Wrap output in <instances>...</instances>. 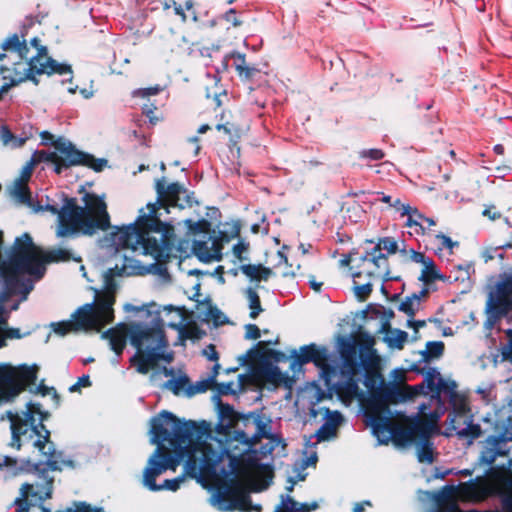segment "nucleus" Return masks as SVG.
Here are the masks:
<instances>
[{
    "mask_svg": "<svg viewBox=\"0 0 512 512\" xmlns=\"http://www.w3.org/2000/svg\"><path fill=\"white\" fill-rule=\"evenodd\" d=\"M38 366L26 364L13 367L0 365V396L14 398L37 380Z\"/></svg>",
    "mask_w": 512,
    "mask_h": 512,
    "instance_id": "12",
    "label": "nucleus"
},
{
    "mask_svg": "<svg viewBox=\"0 0 512 512\" xmlns=\"http://www.w3.org/2000/svg\"><path fill=\"white\" fill-rule=\"evenodd\" d=\"M443 275L439 273L434 260L431 258L423 265L419 281L424 284L433 283L436 280H443Z\"/></svg>",
    "mask_w": 512,
    "mask_h": 512,
    "instance_id": "43",
    "label": "nucleus"
},
{
    "mask_svg": "<svg viewBox=\"0 0 512 512\" xmlns=\"http://www.w3.org/2000/svg\"><path fill=\"white\" fill-rule=\"evenodd\" d=\"M488 477L506 488H512V458L508 460L507 466H492L487 472Z\"/></svg>",
    "mask_w": 512,
    "mask_h": 512,
    "instance_id": "25",
    "label": "nucleus"
},
{
    "mask_svg": "<svg viewBox=\"0 0 512 512\" xmlns=\"http://www.w3.org/2000/svg\"><path fill=\"white\" fill-rule=\"evenodd\" d=\"M240 229V225L236 223L232 226L230 234L226 232H220L219 237H216L213 240L210 249L215 256L219 257V261L222 259L223 242H229L233 238L239 237Z\"/></svg>",
    "mask_w": 512,
    "mask_h": 512,
    "instance_id": "35",
    "label": "nucleus"
},
{
    "mask_svg": "<svg viewBox=\"0 0 512 512\" xmlns=\"http://www.w3.org/2000/svg\"><path fill=\"white\" fill-rule=\"evenodd\" d=\"M411 371H414L418 374L424 375V388L427 387L431 393H434L437 387V381H439V377H441L440 372L434 367H419L418 364H413L410 367Z\"/></svg>",
    "mask_w": 512,
    "mask_h": 512,
    "instance_id": "31",
    "label": "nucleus"
},
{
    "mask_svg": "<svg viewBox=\"0 0 512 512\" xmlns=\"http://www.w3.org/2000/svg\"><path fill=\"white\" fill-rule=\"evenodd\" d=\"M192 251L194 255L204 263H209L213 260L219 261V257L215 256L206 241L195 240L192 244Z\"/></svg>",
    "mask_w": 512,
    "mask_h": 512,
    "instance_id": "42",
    "label": "nucleus"
},
{
    "mask_svg": "<svg viewBox=\"0 0 512 512\" xmlns=\"http://www.w3.org/2000/svg\"><path fill=\"white\" fill-rule=\"evenodd\" d=\"M69 73H72L70 65L58 63L52 57L47 56L40 64H38V66L35 69L31 71V76L30 73H23L13 82H23L26 80H30L37 85L39 83V80L36 78V75H65Z\"/></svg>",
    "mask_w": 512,
    "mask_h": 512,
    "instance_id": "18",
    "label": "nucleus"
},
{
    "mask_svg": "<svg viewBox=\"0 0 512 512\" xmlns=\"http://www.w3.org/2000/svg\"><path fill=\"white\" fill-rule=\"evenodd\" d=\"M189 378L187 375H181L178 378H172L166 381L163 387L173 392L174 395H179L187 386H189Z\"/></svg>",
    "mask_w": 512,
    "mask_h": 512,
    "instance_id": "51",
    "label": "nucleus"
},
{
    "mask_svg": "<svg viewBox=\"0 0 512 512\" xmlns=\"http://www.w3.org/2000/svg\"><path fill=\"white\" fill-rule=\"evenodd\" d=\"M398 310L405 313L409 318H414L418 306L410 295L399 305Z\"/></svg>",
    "mask_w": 512,
    "mask_h": 512,
    "instance_id": "56",
    "label": "nucleus"
},
{
    "mask_svg": "<svg viewBox=\"0 0 512 512\" xmlns=\"http://www.w3.org/2000/svg\"><path fill=\"white\" fill-rule=\"evenodd\" d=\"M376 361L377 359L375 357L372 360H370V362L363 368L365 370L364 384L367 387V389L371 391V393L376 390L374 389L376 382L378 378L381 377L376 368Z\"/></svg>",
    "mask_w": 512,
    "mask_h": 512,
    "instance_id": "47",
    "label": "nucleus"
},
{
    "mask_svg": "<svg viewBox=\"0 0 512 512\" xmlns=\"http://www.w3.org/2000/svg\"><path fill=\"white\" fill-rule=\"evenodd\" d=\"M196 292L193 295V300L197 302L196 309L198 311V318L203 321L213 320L216 325L222 324L221 316L222 312L217 306L213 305L210 297H206L204 300H200V284L195 285Z\"/></svg>",
    "mask_w": 512,
    "mask_h": 512,
    "instance_id": "21",
    "label": "nucleus"
},
{
    "mask_svg": "<svg viewBox=\"0 0 512 512\" xmlns=\"http://www.w3.org/2000/svg\"><path fill=\"white\" fill-rule=\"evenodd\" d=\"M373 433L383 443H388L389 439L397 446H406L415 442L418 438L430 437L434 428L433 423L428 419H418L408 426L395 424L386 415H374L371 422Z\"/></svg>",
    "mask_w": 512,
    "mask_h": 512,
    "instance_id": "7",
    "label": "nucleus"
},
{
    "mask_svg": "<svg viewBox=\"0 0 512 512\" xmlns=\"http://www.w3.org/2000/svg\"><path fill=\"white\" fill-rule=\"evenodd\" d=\"M152 443L157 447L147 461V466L143 471V485L150 491H177L181 483L185 480V475H180L173 479H166L162 484L156 483V478L167 470L176 471L180 462L184 459L187 450H194L199 434L195 433V427L192 423L180 426L177 425L174 430V437L170 439L169 449L164 445L169 439V430L163 427V422L153 420L152 422Z\"/></svg>",
    "mask_w": 512,
    "mask_h": 512,
    "instance_id": "2",
    "label": "nucleus"
},
{
    "mask_svg": "<svg viewBox=\"0 0 512 512\" xmlns=\"http://www.w3.org/2000/svg\"><path fill=\"white\" fill-rule=\"evenodd\" d=\"M141 357L147 364H149L150 370L153 369L160 360L171 362L173 359L171 354H164L160 352V350H154L153 348L145 349V351L142 348Z\"/></svg>",
    "mask_w": 512,
    "mask_h": 512,
    "instance_id": "46",
    "label": "nucleus"
},
{
    "mask_svg": "<svg viewBox=\"0 0 512 512\" xmlns=\"http://www.w3.org/2000/svg\"><path fill=\"white\" fill-rule=\"evenodd\" d=\"M215 385L216 384L212 381V379L208 377L205 380L198 381L195 385H189L187 387V394L189 396H192L197 393H204Z\"/></svg>",
    "mask_w": 512,
    "mask_h": 512,
    "instance_id": "54",
    "label": "nucleus"
},
{
    "mask_svg": "<svg viewBox=\"0 0 512 512\" xmlns=\"http://www.w3.org/2000/svg\"><path fill=\"white\" fill-rule=\"evenodd\" d=\"M231 57L234 59L235 70L241 79L251 80L259 72L257 68L247 65L245 54L233 52Z\"/></svg>",
    "mask_w": 512,
    "mask_h": 512,
    "instance_id": "33",
    "label": "nucleus"
},
{
    "mask_svg": "<svg viewBox=\"0 0 512 512\" xmlns=\"http://www.w3.org/2000/svg\"><path fill=\"white\" fill-rule=\"evenodd\" d=\"M84 206H80L74 197H65L61 208L46 205L45 209L58 216L57 237L88 236L111 227L107 204L95 193L86 192L82 197Z\"/></svg>",
    "mask_w": 512,
    "mask_h": 512,
    "instance_id": "3",
    "label": "nucleus"
},
{
    "mask_svg": "<svg viewBox=\"0 0 512 512\" xmlns=\"http://www.w3.org/2000/svg\"><path fill=\"white\" fill-rule=\"evenodd\" d=\"M152 307H156V303L151 302L143 306H134L131 304L126 305L127 311L138 313L141 311L146 312L147 317L151 318V326L144 323L134 324L130 329V343L137 350L145 348H153L154 350H162L168 345L165 330L164 321L161 317L160 310H152Z\"/></svg>",
    "mask_w": 512,
    "mask_h": 512,
    "instance_id": "8",
    "label": "nucleus"
},
{
    "mask_svg": "<svg viewBox=\"0 0 512 512\" xmlns=\"http://www.w3.org/2000/svg\"><path fill=\"white\" fill-rule=\"evenodd\" d=\"M72 324L76 330H88L96 327H102V319L93 309V304H85L78 308L72 315Z\"/></svg>",
    "mask_w": 512,
    "mask_h": 512,
    "instance_id": "19",
    "label": "nucleus"
},
{
    "mask_svg": "<svg viewBox=\"0 0 512 512\" xmlns=\"http://www.w3.org/2000/svg\"><path fill=\"white\" fill-rule=\"evenodd\" d=\"M102 338L109 340L111 349L117 354L121 355L126 346V334L123 331L111 328L103 332Z\"/></svg>",
    "mask_w": 512,
    "mask_h": 512,
    "instance_id": "37",
    "label": "nucleus"
},
{
    "mask_svg": "<svg viewBox=\"0 0 512 512\" xmlns=\"http://www.w3.org/2000/svg\"><path fill=\"white\" fill-rule=\"evenodd\" d=\"M373 290V285L371 282L362 284V285H356L354 287V292L357 298L360 301H365L371 294Z\"/></svg>",
    "mask_w": 512,
    "mask_h": 512,
    "instance_id": "63",
    "label": "nucleus"
},
{
    "mask_svg": "<svg viewBox=\"0 0 512 512\" xmlns=\"http://www.w3.org/2000/svg\"><path fill=\"white\" fill-rule=\"evenodd\" d=\"M43 251L37 247L28 233L17 237L4 268L7 277H16L20 274H30L41 278L44 275Z\"/></svg>",
    "mask_w": 512,
    "mask_h": 512,
    "instance_id": "9",
    "label": "nucleus"
},
{
    "mask_svg": "<svg viewBox=\"0 0 512 512\" xmlns=\"http://www.w3.org/2000/svg\"><path fill=\"white\" fill-rule=\"evenodd\" d=\"M405 216H407L405 226L417 227V229L415 230L417 234L429 235L430 228L436 224L434 219L424 216L415 207H411L410 213L406 214Z\"/></svg>",
    "mask_w": 512,
    "mask_h": 512,
    "instance_id": "24",
    "label": "nucleus"
},
{
    "mask_svg": "<svg viewBox=\"0 0 512 512\" xmlns=\"http://www.w3.org/2000/svg\"><path fill=\"white\" fill-rule=\"evenodd\" d=\"M392 336H387L385 338L386 343L389 347L395 348V349H403L407 339L408 334L407 332L400 330V329H394L391 330Z\"/></svg>",
    "mask_w": 512,
    "mask_h": 512,
    "instance_id": "53",
    "label": "nucleus"
},
{
    "mask_svg": "<svg viewBox=\"0 0 512 512\" xmlns=\"http://www.w3.org/2000/svg\"><path fill=\"white\" fill-rule=\"evenodd\" d=\"M405 402L404 389L397 384L384 385L372 392L367 415L371 422L374 415H385L389 412L390 404Z\"/></svg>",
    "mask_w": 512,
    "mask_h": 512,
    "instance_id": "17",
    "label": "nucleus"
},
{
    "mask_svg": "<svg viewBox=\"0 0 512 512\" xmlns=\"http://www.w3.org/2000/svg\"><path fill=\"white\" fill-rule=\"evenodd\" d=\"M358 157L360 159H368L370 161H379L385 157V152L378 148L363 149L358 152Z\"/></svg>",
    "mask_w": 512,
    "mask_h": 512,
    "instance_id": "55",
    "label": "nucleus"
},
{
    "mask_svg": "<svg viewBox=\"0 0 512 512\" xmlns=\"http://www.w3.org/2000/svg\"><path fill=\"white\" fill-rule=\"evenodd\" d=\"M21 497L15 500V505L17 506V512H28L31 504L29 503L28 498L37 497L38 493L33 490V485L29 483H24L21 488Z\"/></svg>",
    "mask_w": 512,
    "mask_h": 512,
    "instance_id": "44",
    "label": "nucleus"
},
{
    "mask_svg": "<svg viewBox=\"0 0 512 512\" xmlns=\"http://www.w3.org/2000/svg\"><path fill=\"white\" fill-rule=\"evenodd\" d=\"M353 341L356 342L359 353L364 355V353L367 352L370 355H374L373 346L375 340L369 333L359 332L358 336Z\"/></svg>",
    "mask_w": 512,
    "mask_h": 512,
    "instance_id": "48",
    "label": "nucleus"
},
{
    "mask_svg": "<svg viewBox=\"0 0 512 512\" xmlns=\"http://www.w3.org/2000/svg\"><path fill=\"white\" fill-rule=\"evenodd\" d=\"M464 423L466 427L456 431L459 439H467L468 443H472L482 435V429L479 424L473 423L471 419L465 420Z\"/></svg>",
    "mask_w": 512,
    "mask_h": 512,
    "instance_id": "45",
    "label": "nucleus"
},
{
    "mask_svg": "<svg viewBox=\"0 0 512 512\" xmlns=\"http://www.w3.org/2000/svg\"><path fill=\"white\" fill-rule=\"evenodd\" d=\"M402 388L404 389L405 401L412 400L419 395L425 394L424 383H420L414 386L405 384L402 386Z\"/></svg>",
    "mask_w": 512,
    "mask_h": 512,
    "instance_id": "59",
    "label": "nucleus"
},
{
    "mask_svg": "<svg viewBox=\"0 0 512 512\" xmlns=\"http://www.w3.org/2000/svg\"><path fill=\"white\" fill-rule=\"evenodd\" d=\"M336 429L327 424L326 422L318 429L316 436L319 441L328 440L336 435Z\"/></svg>",
    "mask_w": 512,
    "mask_h": 512,
    "instance_id": "64",
    "label": "nucleus"
},
{
    "mask_svg": "<svg viewBox=\"0 0 512 512\" xmlns=\"http://www.w3.org/2000/svg\"><path fill=\"white\" fill-rule=\"evenodd\" d=\"M51 327L56 334L61 336H65L70 332L77 331L71 320L52 323Z\"/></svg>",
    "mask_w": 512,
    "mask_h": 512,
    "instance_id": "60",
    "label": "nucleus"
},
{
    "mask_svg": "<svg viewBox=\"0 0 512 512\" xmlns=\"http://www.w3.org/2000/svg\"><path fill=\"white\" fill-rule=\"evenodd\" d=\"M30 45L37 50V54L32 57H28V60L24 63L23 73H30L40 64L47 56L48 49L46 46L41 44V40L38 37H34L30 40Z\"/></svg>",
    "mask_w": 512,
    "mask_h": 512,
    "instance_id": "30",
    "label": "nucleus"
},
{
    "mask_svg": "<svg viewBox=\"0 0 512 512\" xmlns=\"http://www.w3.org/2000/svg\"><path fill=\"white\" fill-rule=\"evenodd\" d=\"M153 420H158L159 422H163V427L168 428L169 430V439L168 441L170 443V439L174 437V430L177 425L185 426L190 423L193 424L195 427V433L199 434V438L196 441L195 449L192 451L187 450V453L185 454L184 458L187 457V461L185 464V469L187 473L192 476L196 477L197 473V460L195 457V453L200 450V447L202 445H205L203 442V438L208 436L211 432L210 424L206 421H201L199 423L193 421V420H181L176 415H174L172 412L163 410L160 412L158 418H154Z\"/></svg>",
    "mask_w": 512,
    "mask_h": 512,
    "instance_id": "13",
    "label": "nucleus"
},
{
    "mask_svg": "<svg viewBox=\"0 0 512 512\" xmlns=\"http://www.w3.org/2000/svg\"><path fill=\"white\" fill-rule=\"evenodd\" d=\"M494 434L486 439V447L481 453L480 461L492 465L498 456H506L509 449L504 446L512 441V418L510 424L502 425L496 421L493 427Z\"/></svg>",
    "mask_w": 512,
    "mask_h": 512,
    "instance_id": "16",
    "label": "nucleus"
},
{
    "mask_svg": "<svg viewBox=\"0 0 512 512\" xmlns=\"http://www.w3.org/2000/svg\"><path fill=\"white\" fill-rule=\"evenodd\" d=\"M240 270L252 281H267L273 274L272 269L261 264H244Z\"/></svg>",
    "mask_w": 512,
    "mask_h": 512,
    "instance_id": "32",
    "label": "nucleus"
},
{
    "mask_svg": "<svg viewBox=\"0 0 512 512\" xmlns=\"http://www.w3.org/2000/svg\"><path fill=\"white\" fill-rule=\"evenodd\" d=\"M130 363L136 366V370L140 374H147L150 371L149 364L141 357V350H137L136 354L130 359Z\"/></svg>",
    "mask_w": 512,
    "mask_h": 512,
    "instance_id": "61",
    "label": "nucleus"
},
{
    "mask_svg": "<svg viewBox=\"0 0 512 512\" xmlns=\"http://www.w3.org/2000/svg\"><path fill=\"white\" fill-rule=\"evenodd\" d=\"M218 410L220 419L222 421H227L229 425H235L241 420L245 423V417H247V415H243L235 411L233 406L230 404L219 402Z\"/></svg>",
    "mask_w": 512,
    "mask_h": 512,
    "instance_id": "41",
    "label": "nucleus"
},
{
    "mask_svg": "<svg viewBox=\"0 0 512 512\" xmlns=\"http://www.w3.org/2000/svg\"><path fill=\"white\" fill-rule=\"evenodd\" d=\"M41 144L45 146H53L54 152L67 159L68 164H79L87 167L94 172H101L108 165L105 158H96L94 155L81 151L64 136L55 137L51 132L44 130L39 134Z\"/></svg>",
    "mask_w": 512,
    "mask_h": 512,
    "instance_id": "10",
    "label": "nucleus"
},
{
    "mask_svg": "<svg viewBox=\"0 0 512 512\" xmlns=\"http://www.w3.org/2000/svg\"><path fill=\"white\" fill-rule=\"evenodd\" d=\"M428 438H418L421 441L418 449V461L421 463H432L434 461L433 446Z\"/></svg>",
    "mask_w": 512,
    "mask_h": 512,
    "instance_id": "49",
    "label": "nucleus"
},
{
    "mask_svg": "<svg viewBox=\"0 0 512 512\" xmlns=\"http://www.w3.org/2000/svg\"><path fill=\"white\" fill-rule=\"evenodd\" d=\"M434 238L440 242L436 251H442L443 249H447L449 250L450 253H452L454 247L458 246V242L453 241L449 236L443 233L436 234Z\"/></svg>",
    "mask_w": 512,
    "mask_h": 512,
    "instance_id": "58",
    "label": "nucleus"
},
{
    "mask_svg": "<svg viewBox=\"0 0 512 512\" xmlns=\"http://www.w3.org/2000/svg\"><path fill=\"white\" fill-rule=\"evenodd\" d=\"M196 292L193 295V300L197 302L196 309L198 311V318L203 321L213 320L216 325L222 324L221 316L222 312L217 306L213 305L210 297H206L204 300H200V284L195 285Z\"/></svg>",
    "mask_w": 512,
    "mask_h": 512,
    "instance_id": "20",
    "label": "nucleus"
},
{
    "mask_svg": "<svg viewBox=\"0 0 512 512\" xmlns=\"http://www.w3.org/2000/svg\"><path fill=\"white\" fill-rule=\"evenodd\" d=\"M433 395L437 397L445 395L451 402H454L459 397L457 392V383L454 380L444 379L441 376L439 377V381H437V387Z\"/></svg>",
    "mask_w": 512,
    "mask_h": 512,
    "instance_id": "39",
    "label": "nucleus"
},
{
    "mask_svg": "<svg viewBox=\"0 0 512 512\" xmlns=\"http://www.w3.org/2000/svg\"><path fill=\"white\" fill-rule=\"evenodd\" d=\"M251 422L256 430H255V433L252 435V443H255V445L257 443L260 442V440L262 438H266L269 436V434H271V432L269 431L270 428L268 426L267 423H265L259 415H256V414H249L247 415V417H245V425H247V423Z\"/></svg>",
    "mask_w": 512,
    "mask_h": 512,
    "instance_id": "36",
    "label": "nucleus"
},
{
    "mask_svg": "<svg viewBox=\"0 0 512 512\" xmlns=\"http://www.w3.org/2000/svg\"><path fill=\"white\" fill-rule=\"evenodd\" d=\"M28 29V26H22L19 33L10 34L0 45V61L7 58L8 52L16 53L17 61L12 63V68H5V70H12L16 77L23 74L24 63L28 60L29 47L26 40ZM0 69L4 70V67L1 66Z\"/></svg>",
    "mask_w": 512,
    "mask_h": 512,
    "instance_id": "15",
    "label": "nucleus"
},
{
    "mask_svg": "<svg viewBox=\"0 0 512 512\" xmlns=\"http://www.w3.org/2000/svg\"><path fill=\"white\" fill-rule=\"evenodd\" d=\"M157 202L148 203V213L143 209L134 223L118 228L113 234V242L120 248L132 251L142 250L143 255L152 256L157 262L169 260L175 246L174 227L157 216L159 207H192L193 192L183 185L173 182L166 185L164 178L156 181Z\"/></svg>",
    "mask_w": 512,
    "mask_h": 512,
    "instance_id": "1",
    "label": "nucleus"
},
{
    "mask_svg": "<svg viewBox=\"0 0 512 512\" xmlns=\"http://www.w3.org/2000/svg\"><path fill=\"white\" fill-rule=\"evenodd\" d=\"M28 182L16 179L12 188V195L18 202L32 207L34 211L38 212L42 209L41 205L35 206L32 202L31 192L28 187Z\"/></svg>",
    "mask_w": 512,
    "mask_h": 512,
    "instance_id": "27",
    "label": "nucleus"
},
{
    "mask_svg": "<svg viewBox=\"0 0 512 512\" xmlns=\"http://www.w3.org/2000/svg\"><path fill=\"white\" fill-rule=\"evenodd\" d=\"M255 375L274 385L280 384L284 379V376L279 367L268 361H264L261 364V366L255 371Z\"/></svg>",
    "mask_w": 512,
    "mask_h": 512,
    "instance_id": "29",
    "label": "nucleus"
},
{
    "mask_svg": "<svg viewBox=\"0 0 512 512\" xmlns=\"http://www.w3.org/2000/svg\"><path fill=\"white\" fill-rule=\"evenodd\" d=\"M267 439H269V444L264 445L262 447L263 454L272 453L274 451V449L279 445H282L283 448L286 447V443H285L284 439L277 434L271 433V434H269Z\"/></svg>",
    "mask_w": 512,
    "mask_h": 512,
    "instance_id": "57",
    "label": "nucleus"
},
{
    "mask_svg": "<svg viewBox=\"0 0 512 512\" xmlns=\"http://www.w3.org/2000/svg\"><path fill=\"white\" fill-rule=\"evenodd\" d=\"M116 273L113 269H109L105 274V281H104V292L110 293L112 295H115L117 284L114 279Z\"/></svg>",
    "mask_w": 512,
    "mask_h": 512,
    "instance_id": "62",
    "label": "nucleus"
},
{
    "mask_svg": "<svg viewBox=\"0 0 512 512\" xmlns=\"http://www.w3.org/2000/svg\"><path fill=\"white\" fill-rule=\"evenodd\" d=\"M216 129L226 134L229 137L230 148L233 149V147H236L239 152L240 148L237 146V143L245 133L244 128L234 122H226L224 124H218Z\"/></svg>",
    "mask_w": 512,
    "mask_h": 512,
    "instance_id": "34",
    "label": "nucleus"
},
{
    "mask_svg": "<svg viewBox=\"0 0 512 512\" xmlns=\"http://www.w3.org/2000/svg\"><path fill=\"white\" fill-rule=\"evenodd\" d=\"M246 296L249 301V308H250V318L256 319L259 314L263 311V308L261 306V301L258 293L252 289L248 288L246 290Z\"/></svg>",
    "mask_w": 512,
    "mask_h": 512,
    "instance_id": "50",
    "label": "nucleus"
},
{
    "mask_svg": "<svg viewBox=\"0 0 512 512\" xmlns=\"http://www.w3.org/2000/svg\"><path fill=\"white\" fill-rule=\"evenodd\" d=\"M116 301L115 295L107 292H96L93 309L102 319V324H109L114 319L113 305Z\"/></svg>",
    "mask_w": 512,
    "mask_h": 512,
    "instance_id": "23",
    "label": "nucleus"
},
{
    "mask_svg": "<svg viewBox=\"0 0 512 512\" xmlns=\"http://www.w3.org/2000/svg\"><path fill=\"white\" fill-rule=\"evenodd\" d=\"M185 224L189 233L193 235L208 234L211 231V223L206 219H200L198 221L187 219Z\"/></svg>",
    "mask_w": 512,
    "mask_h": 512,
    "instance_id": "52",
    "label": "nucleus"
},
{
    "mask_svg": "<svg viewBox=\"0 0 512 512\" xmlns=\"http://www.w3.org/2000/svg\"><path fill=\"white\" fill-rule=\"evenodd\" d=\"M73 260L75 262H81V257H75L73 254L64 248L53 249L47 253L43 252V265L45 263H59V262H68Z\"/></svg>",
    "mask_w": 512,
    "mask_h": 512,
    "instance_id": "38",
    "label": "nucleus"
},
{
    "mask_svg": "<svg viewBox=\"0 0 512 512\" xmlns=\"http://www.w3.org/2000/svg\"><path fill=\"white\" fill-rule=\"evenodd\" d=\"M445 345L442 341H429L426 343V349L420 351L421 360L419 362L429 363L433 359H438L444 354Z\"/></svg>",
    "mask_w": 512,
    "mask_h": 512,
    "instance_id": "40",
    "label": "nucleus"
},
{
    "mask_svg": "<svg viewBox=\"0 0 512 512\" xmlns=\"http://www.w3.org/2000/svg\"><path fill=\"white\" fill-rule=\"evenodd\" d=\"M386 250L389 254H395L398 250L397 242L391 237L380 238L375 247L361 256L363 264L366 262L373 264V269H363L352 273L353 278H360L366 276L370 279H382L389 281L394 279L390 276L389 262L387 255L381 253Z\"/></svg>",
    "mask_w": 512,
    "mask_h": 512,
    "instance_id": "11",
    "label": "nucleus"
},
{
    "mask_svg": "<svg viewBox=\"0 0 512 512\" xmlns=\"http://www.w3.org/2000/svg\"><path fill=\"white\" fill-rule=\"evenodd\" d=\"M231 496L233 499V505L240 511L251 512L257 511L260 512L262 510L260 505L253 506L251 497L242 490L239 486H235L231 489Z\"/></svg>",
    "mask_w": 512,
    "mask_h": 512,
    "instance_id": "28",
    "label": "nucleus"
},
{
    "mask_svg": "<svg viewBox=\"0 0 512 512\" xmlns=\"http://www.w3.org/2000/svg\"><path fill=\"white\" fill-rule=\"evenodd\" d=\"M291 357L293 358L292 369L312 362L321 370L326 382H329L330 378L337 374L336 367L329 363V351L325 346H317L315 343L303 345L300 347V354L294 350Z\"/></svg>",
    "mask_w": 512,
    "mask_h": 512,
    "instance_id": "14",
    "label": "nucleus"
},
{
    "mask_svg": "<svg viewBox=\"0 0 512 512\" xmlns=\"http://www.w3.org/2000/svg\"><path fill=\"white\" fill-rule=\"evenodd\" d=\"M270 358L274 362H283L287 359L284 352L279 350L267 349L261 351L258 348H251L245 355H242L239 359L242 360V365L247 364L248 361H254L256 359Z\"/></svg>",
    "mask_w": 512,
    "mask_h": 512,
    "instance_id": "26",
    "label": "nucleus"
},
{
    "mask_svg": "<svg viewBox=\"0 0 512 512\" xmlns=\"http://www.w3.org/2000/svg\"><path fill=\"white\" fill-rule=\"evenodd\" d=\"M29 162L34 166L41 162L52 163L54 165V172L56 174H61L64 170L71 167L80 166L79 164H68L67 159L60 156L57 152H48L45 150L35 151L32 154Z\"/></svg>",
    "mask_w": 512,
    "mask_h": 512,
    "instance_id": "22",
    "label": "nucleus"
},
{
    "mask_svg": "<svg viewBox=\"0 0 512 512\" xmlns=\"http://www.w3.org/2000/svg\"><path fill=\"white\" fill-rule=\"evenodd\" d=\"M50 418L48 411L42 410L40 403L28 402L26 404V411L22 415L14 414L10 416L12 439L10 446L16 449L21 448V436L31 431V434L36 435L37 439L33 445L44 456H46V465L51 471L61 470L58 456L53 442L50 440L51 433L44 424V421Z\"/></svg>",
    "mask_w": 512,
    "mask_h": 512,
    "instance_id": "4",
    "label": "nucleus"
},
{
    "mask_svg": "<svg viewBox=\"0 0 512 512\" xmlns=\"http://www.w3.org/2000/svg\"><path fill=\"white\" fill-rule=\"evenodd\" d=\"M340 356L339 373L342 380L333 385L337 395L343 400H351L358 395L359 381L362 369L371 359H365L359 353L356 342L350 338L341 337L338 343Z\"/></svg>",
    "mask_w": 512,
    "mask_h": 512,
    "instance_id": "6",
    "label": "nucleus"
},
{
    "mask_svg": "<svg viewBox=\"0 0 512 512\" xmlns=\"http://www.w3.org/2000/svg\"><path fill=\"white\" fill-rule=\"evenodd\" d=\"M253 445L255 443H252V436H249L242 430H234L233 436H229L227 439L224 451L229 458L232 472L236 476L244 475L250 470H255L257 476L263 477L266 480L260 488L253 489L254 491H261L269 486L274 476V471L271 465L260 463L254 455L243 456Z\"/></svg>",
    "mask_w": 512,
    "mask_h": 512,
    "instance_id": "5",
    "label": "nucleus"
}]
</instances>
